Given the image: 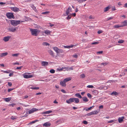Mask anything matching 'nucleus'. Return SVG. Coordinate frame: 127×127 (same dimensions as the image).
Segmentation results:
<instances>
[{"label":"nucleus","mask_w":127,"mask_h":127,"mask_svg":"<svg viewBox=\"0 0 127 127\" xmlns=\"http://www.w3.org/2000/svg\"><path fill=\"white\" fill-rule=\"evenodd\" d=\"M123 7L125 8H127V3L124 4Z\"/></svg>","instance_id":"53"},{"label":"nucleus","mask_w":127,"mask_h":127,"mask_svg":"<svg viewBox=\"0 0 127 127\" xmlns=\"http://www.w3.org/2000/svg\"><path fill=\"white\" fill-rule=\"evenodd\" d=\"M15 105V104H14V103H13V104H10L9 105L10 106H12V107H13Z\"/></svg>","instance_id":"62"},{"label":"nucleus","mask_w":127,"mask_h":127,"mask_svg":"<svg viewBox=\"0 0 127 127\" xmlns=\"http://www.w3.org/2000/svg\"><path fill=\"white\" fill-rule=\"evenodd\" d=\"M53 48L57 53H62L64 52L62 49H59L57 47H54Z\"/></svg>","instance_id":"3"},{"label":"nucleus","mask_w":127,"mask_h":127,"mask_svg":"<svg viewBox=\"0 0 127 127\" xmlns=\"http://www.w3.org/2000/svg\"><path fill=\"white\" fill-rule=\"evenodd\" d=\"M75 95L77 97L81 98L82 97L81 95L79 93L76 94H75Z\"/></svg>","instance_id":"29"},{"label":"nucleus","mask_w":127,"mask_h":127,"mask_svg":"<svg viewBox=\"0 0 127 127\" xmlns=\"http://www.w3.org/2000/svg\"><path fill=\"white\" fill-rule=\"evenodd\" d=\"M6 16L8 19H14V17L13 13H6Z\"/></svg>","instance_id":"4"},{"label":"nucleus","mask_w":127,"mask_h":127,"mask_svg":"<svg viewBox=\"0 0 127 127\" xmlns=\"http://www.w3.org/2000/svg\"><path fill=\"white\" fill-rule=\"evenodd\" d=\"M111 8V5H108V6L105 8L104 9V11L106 12L108 11Z\"/></svg>","instance_id":"12"},{"label":"nucleus","mask_w":127,"mask_h":127,"mask_svg":"<svg viewBox=\"0 0 127 127\" xmlns=\"http://www.w3.org/2000/svg\"><path fill=\"white\" fill-rule=\"evenodd\" d=\"M71 15H72V16H73L74 17H75V16L76 15V14L75 13H73L71 14H70Z\"/></svg>","instance_id":"64"},{"label":"nucleus","mask_w":127,"mask_h":127,"mask_svg":"<svg viewBox=\"0 0 127 127\" xmlns=\"http://www.w3.org/2000/svg\"><path fill=\"white\" fill-rule=\"evenodd\" d=\"M84 101H87V98L86 97H83L82 98Z\"/></svg>","instance_id":"38"},{"label":"nucleus","mask_w":127,"mask_h":127,"mask_svg":"<svg viewBox=\"0 0 127 127\" xmlns=\"http://www.w3.org/2000/svg\"><path fill=\"white\" fill-rule=\"evenodd\" d=\"M95 18V17L93 16L92 15H90L89 17V21H90V19H94Z\"/></svg>","instance_id":"25"},{"label":"nucleus","mask_w":127,"mask_h":127,"mask_svg":"<svg viewBox=\"0 0 127 127\" xmlns=\"http://www.w3.org/2000/svg\"><path fill=\"white\" fill-rule=\"evenodd\" d=\"M31 7L34 11L36 12H37L38 11L36 9V7L34 6L33 4H32L31 6Z\"/></svg>","instance_id":"22"},{"label":"nucleus","mask_w":127,"mask_h":127,"mask_svg":"<svg viewBox=\"0 0 127 127\" xmlns=\"http://www.w3.org/2000/svg\"><path fill=\"white\" fill-rule=\"evenodd\" d=\"M33 75H28L26 74H24L23 75L24 77L25 78H28L32 77Z\"/></svg>","instance_id":"13"},{"label":"nucleus","mask_w":127,"mask_h":127,"mask_svg":"<svg viewBox=\"0 0 127 127\" xmlns=\"http://www.w3.org/2000/svg\"><path fill=\"white\" fill-rule=\"evenodd\" d=\"M61 91L64 93H66V92L63 89H62L61 90Z\"/></svg>","instance_id":"54"},{"label":"nucleus","mask_w":127,"mask_h":127,"mask_svg":"<svg viewBox=\"0 0 127 127\" xmlns=\"http://www.w3.org/2000/svg\"><path fill=\"white\" fill-rule=\"evenodd\" d=\"M55 70L53 69H51L50 71V72L51 73H54L55 72Z\"/></svg>","instance_id":"36"},{"label":"nucleus","mask_w":127,"mask_h":127,"mask_svg":"<svg viewBox=\"0 0 127 127\" xmlns=\"http://www.w3.org/2000/svg\"><path fill=\"white\" fill-rule=\"evenodd\" d=\"M38 109H36L35 108H32V109L30 110L29 111V114H30L33 113L34 111H37L38 110Z\"/></svg>","instance_id":"7"},{"label":"nucleus","mask_w":127,"mask_h":127,"mask_svg":"<svg viewBox=\"0 0 127 127\" xmlns=\"http://www.w3.org/2000/svg\"><path fill=\"white\" fill-rule=\"evenodd\" d=\"M30 30L32 35L35 36H37L38 35L39 31L37 29H30Z\"/></svg>","instance_id":"2"},{"label":"nucleus","mask_w":127,"mask_h":127,"mask_svg":"<svg viewBox=\"0 0 127 127\" xmlns=\"http://www.w3.org/2000/svg\"><path fill=\"white\" fill-rule=\"evenodd\" d=\"M51 125V124L50 123L46 122L43 124V126L48 127L50 126Z\"/></svg>","instance_id":"14"},{"label":"nucleus","mask_w":127,"mask_h":127,"mask_svg":"<svg viewBox=\"0 0 127 127\" xmlns=\"http://www.w3.org/2000/svg\"><path fill=\"white\" fill-rule=\"evenodd\" d=\"M42 66H45L47 65L48 64V62H42L41 63Z\"/></svg>","instance_id":"19"},{"label":"nucleus","mask_w":127,"mask_h":127,"mask_svg":"<svg viewBox=\"0 0 127 127\" xmlns=\"http://www.w3.org/2000/svg\"><path fill=\"white\" fill-rule=\"evenodd\" d=\"M60 84L62 86L65 87L66 86L65 83L64 82V81H61L60 82Z\"/></svg>","instance_id":"18"},{"label":"nucleus","mask_w":127,"mask_h":127,"mask_svg":"<svg viewBox=\"0 0 127 127\" xmlns=\"http://www.w3.org/2000/svg\"><path fill=\"white\" fill-rule=\"evenodd\" d=\"M108 64L106 62H105L104 63H102L101 64V65H103L104 66L106 65H107Z\"/></svg>","instance_id":"48"},{"label":"nucleus","mask_w":127,"mask_h":127,"mask_svg":"<svg viewBox=\"0 0 127 127\" xmlns=\"http://www.w3.org/2000/svg\"><path fill=\"white\" fill-rule=\"evenodd\" d=\"M74 98H70L68 100H66V102L67 103H70L71 102H74Z\"/></svg>","instance_id":"9"},{"label":"nucleus","mask_w":127,"mask_h":127,"mask_svg":"<svg viewBox=\"0 0 127 127\" xmlns=\"http://www.w3.org/2000/svg\"><path fill=\"white\" fill-rule=\"evenodd\" d=\"M122 27L124 26H127V20H125L122 23Z\"/></svg>","instance_id":"10"},{"label":"nucleus","mask_w":127,"mask_h":127,"mask_svg":"<svg viewBox=\"0 0 127 127\" xmlns=\"http://www.w3.org/2000/svg\"><path fill=\"white\" fill-rule=\"evenodd\" d=\"M93 93L94 95H96L98 93V92L96 90H95L93 92Z\"/></svg>","instance_id":"33"},{"label":"nucleus","mask_w":127,"mask_h":127,"mask_svg":"<svg viewBox=\"0 0 127 127\" xmlns=\"http://www.w3.org/2000/svg\"><path fill=\"white\" fill-rule=\"evenodd\" d=\"M67 16H68L67 17V19L68 20L70 19L71 18V16L68 15Z\"/></svg>","instance_id":"57"},{"label":"nucleus","mask_w":127,"mask_h":127,"mask_svg":"<svg viewBox=\"0 0 127 127\" xmlns=\"http://www.w3.org/2000/svg\"><path fill=\"white\" fill-rule=\"evenodd\" d=\"M8 85L9 86H11L12 85V84L11 82H8Z\"/></svg>","instance_id":"59"},{"label":"nucleus","mask_w":127,"mask_h":127,"mask_svg":"<svg viewBox=\"0 0 127 127\" xmlns=\"http://www.w3.org/2000/svg\"><path fill=\"white\" fill-rule=\"evenodd\" d=\"M102 53H103V51H99L97 52V54H102Z\"/></svg>","instance_id":"55"},{"label":"nucleus","mask_w":127,"mask_h":127,"mask_svg":"<svg viewBox=\"0 0 127 127\" xmlns=\"http://www.w3.org/2000/svg\"><path fill=\"white\" fill-rule=\"evenodd\" d=\"M122 27L121 25H117L115 26H114L113 27V28L114 29H116L117 28H119L120 27Z\"/></svg>","instance_id":"21"},{"label":"nucleus","mask_w":127,"mask_h":127,"mask_svg":"<svg viewBox=\"0 0 127 127\" xmlns=\"http://www.w3.org/2000/svg\"><path fill=\"white\" fill-rule=\"evenodd\" d=\"M51 32L48 30H46L44 31V33L47 35L50 34Z\"/></svg>","instance_id":"24"},{"label":"nucleus","mask_w":127,"mask_h":127,"mask_svg":"<svg viewBox=\"0 0 127 127\" xmlns=\"http://www.w3.org/2000/svg\"><path fill=\"white\" fill-rule=\"evenodd\" d=\"M50 13V12L49 11H46L44 12H42L41 13V14H48Z\"/></svg>","instance_id":"34"},{"label":"nucleus","mask_w":127,"mask_h":127,"mask_svg":"<svg viewBox=\"0 0 127 127\" xmlns=\"http://www.w3.org/2000/svg\"><path fill=\"white\" fill-rule=\"evenodd\" d=\"M88 97L90 98H91L92 97V96L89 93H88Z\"/></svg>","instance_id":"51"},{"label":"nucleus","mask_w":127,"mask_h":127,"mask_svg":"<svg viewBox=\"0 0 127 127\" xmlns=\"http://www.w3.org/2000/svg\"><path fill=\"white\" fill-rule=\"evenodd\" d=\"M48 52L52 57H54L55 55L54 54V52L52 50H49L48 51Z\"/></svg>","instance_id":"11"},{"label":"nucleus","mask_w":127,"mask_h":127,"mask_svg":"<svg viewBox=\"0 0 127 127\" xmlns=\"http://www.w3.org/2000/svg\"><path fill=\"white\" fill-rule=\"evenodd\" d=\"M52 111H46L43 112L44 114H49L52 112Z\"/></svg>","instance_id":"32"},{"label":"nucleus","mask_w":127,"mask_h":127,"mask_svg":"<svg viewBox=\"0 0 127 127\" xmlns=\"http://www.w3.org/2000/svg\"><path fill=\"white\" fill-rule=\"evenodd\" d=\"M30 86H29V87H30V88L33 90H38L39 88V87H30Z\"/></svg>","instance_id":"23"},{"label":"nucleus","mask_w":127,"mask_h":127,"mask_svg":"<svg viewBox=\"0 0 127 127\" xmlns=\"http://www.w3.org/2000/svg\"><path fill=\"white\" fill-rule=\"evenodd\" d=\"M19 54V53H16L15 54H13L12 55V56L13 57H17L18 56Z\"/></svg>","instance_id":"35"},{"label":"nucleus","mask_w":127,"mask_h":127,"mask_svg":"<svg viewBox=\"0 0 127 127\" xmlns=\"http://www.w3.org/2000/svg\"><path fill=\"white\" fill-rule=\"evenodd\" d=\"M22 67V66H21L19 67H17L16 68V69L17 70L21 69Z\"/></svg>","instance_id":"50"},{"label":"nucleus","mask_w":127,"mask_h":127,"mask_svg":"<svg viewBox=\"0 0 127 127\" xmlns=\"http://www.w3.org/2000/svg\"><path fill=\"white\" fill-rule=\"evenodd\" d=\"M99 110L98 111L97 110H95L92 112L88 114V115H90L94 114H96L98 113L99 112Z\"/></svg>","instance_id":"6"},{"label":"nucleus","mask_w":127,"mask_h":127,"mask_svg":"<svg viewBox=\"0 0 127 127\" xmlns=\"http://www.w3.org/2000/svg\"><path fill=\"white\" fill-rule=\"evenodd\" d=\"M10 37V36H9L4 37L3 38V40L5 42L9 40Z\"/></svg>","instance_id":"8"},{"label":"nucleus","mask_w":127,"mask_h":127,"mask_svg":"<svg viewBox=\"0 0 127 127\" xmlns=\"http://www.w3.org/2000/svg\"><path fill=\"white\" fill-rule=\"evenodd\" d=\"M8 54L7 52H5L2 53L0 54V56L1 57H2L7 55Z\"/></svg>","instance_id":"17"},{"label":"nucleus","mask_w":127,"mask_h":127,"mask_svg":"<svg viewBox=\"0 0 127 127\" xmlns=\"http://www.w3.org/2000/svg\"><path fill=\"white\" fill-rule=\"evenodd\" d=\"M125 117L124 116L120 117L118 119V122L119 123L123 121V119Z\"/></svg>","instance_id":"15"},{"label":"nucleus","mask_w":127,"mask_h":127,"mask_svg":"<svg viewBox=\"0 0 127 127\" xmlns=\"http://www.w3.org/2000/svg\"><path fill=\"white\" fill-rule=\"evenodd\" d=\"M77 1L80 3H81L85 1L86 0H77Z\"/></svg>","instance_id":"42"},{"label":"nucleus","mask_w":127,"mask_h":127,"mask_svg":"<svg viewBox=\"0 0 127 127\" xmlns=\"http://www.w3.org/2000/svg\"><path fill=\"white\" fill-rule=\"evenodd\" d=\"M94 87V86L92 85H88V88H92Z\"/></svg>","instance_id":"49"},{"label":"nucleus","mask_w":127,"mask_h":127,"mask_svg":"<svg viewBox=\"0 0 127 127\" xmlns=\"http://www.w3.org/2000/svg\"><path fill=\"white\" fill-rule=\"evenodd\" d=\"M73 46V45H71L70 46H64V48L69 49L70 48H72Z\"/></svg>","instance_id":"26"},{"label":"nucleus","mask_w":127,"mask_h":127,"mask_svg":"<svg viewBox=\"0 0 127 127\" xmlns=\"http://www.w3.org/2000/svg\"><path fill=\"white\" fill-rule=\"evenodd\" d=\"M74 101L76 103H78L79 102V99L77 98H74Z\"/></svg>","instance_id":"30"},{"label":"nucleus","mask_w":127,"mask_h":127,"mask_svg":"<svg viewBox=\"0 0 127 127\" xmlns=\"http://www.w3.org/2000/svg\"><path fill=\"white\" fill-rule=\"evenodd\" d=\"M114 121H113V120H111L109 121H108V123H111L113 122Z\"/></svg>","instance_id":"63"},{"label":"nucleus","mask_w":127,"mask_h":127,"mask_svg":"<svg viewBox=\"0 0 127 127\" xmlns=\"http://www.w3.org/2000/svg\"><path fill=\"white\" fill-rule=\"evenodd\" d=\"M99 43L98 42H93L91 43L92 45H95L98 44Z\"/></svg>","instance_id":"45"},{"label":"nucleus","mask_w":127,"mask_h":127,"mask_svg":"<svg viewBox=\"0 0 127 127\" xmlns=\"http://www.w3.org/2000/svg\"><path fill=\"white\" fill-rule=\"evenodd\" d=\"M38 121H39L38 120H35L34 121H32V122H31L30 123V124H33V123H35L36 122H38Z\"/></svg>","instance_id":"41"},{"label":"nucleus","mask_w":127,"mask_h":127,"mask_svg":"<svg viewBox=\"0 0 127 127\" xmlns=\"http://www.w3.org/2000/svg\"><path fill=\"white\" fill-rule=\"evenodd\" d=\"M94 107V106H91L90 108H88V110H90L91 109L93 108Z\"/></svg>","instance_id":"56"},{"label":"nucleus","mask_w":127,"mask_h":127,"mask_svg":"<svg viewBox=\"0 0 127 127\" xmlns=\"http://www.w3.org/2000/svg\"><path fill=\"white\" fill-rule=\"evenodd\" d=\"M112 11H115L116 10V9L115 6H114L112 7Z\"/></svg>","instance_id":"47"},{"label":"nucleus","mask_w":127,"mask_h":127,"mask_svg":"<svg viewBox=\"0 0 127 127\" xmlns=\"http://www.w3.org/2000/svg\"><path fill=\"white\" fill-rule=\"evenodd\" d=\"M70 12L69 9H68L66 11V14L67 15H68V14L69 13V12Z\"/></svg>","instance_id":"43"},{"label":"nucleus","mask_w":127,"mask_h":127,"mask_svg":"<svg viewBox=\"0 0 127 127\" xmlns=\"http://www.w3.org/2000/svg\"><path fill=\"white\" fill-rule=\"evenodd\" d=\"M71 80V78L70 77L67 78L64 80V82H66L68 81Z\"/></svg>","instance_id":"20"},{"label":"nucleus","mask_w":127,"mask_h":127,"mask_svg":"<svg viewBox=\"0 0 127 127\" xmlns=\"http://www.w3.org/2000/svg\"><path fill=\"white\" fill-rule=\"evenodd\" d=\"M18 29V27H9L8 29L9 31L12 32H14L15 31H16L17 29Z\"/></svg>","instance_id":"5"},{"label":"nucleus","mask_w":127,"mask_h":127,"mask_svg":"<svg viewBox=\"0 0 127 127\" xmlns=\"http://www.w3.org/2000/svg\"><path fill=\"white\" fill-rule=\"evenodd\" d=\"M50 80V79H46L45 80H40V81H45V82H48Z\"/></svg>","instance_id":"44"},{"label":"nucleus","mask_w":127,"mask_h":127,"mask_svg":"<svg viewBox=\"0 0 127 127\" xmlns=\"http://www.w3.org/2000/svg\"><path fill=\"white\" fill-rule=\"evenodd\" d=\"M11 72V70H8L7 71H4V72L5 73H10Z\"/></svg>","instance_id":"39"},{"label":"nucleus","mask_w":127,"mask_h":127,"mask_svg":"<svg viewBox=\"0 0 127 127\" xmlns=\"http://www.w3.org/2000/svg\"><path fill=\"white\" fill-rule=\"evenodd\" d=\"M11 119L12 120H14L16 119V118L15 117L12 116L11 117Z\"/></svg>","instance_id":"61"},{"label":"nucleus","mask_w":127,"mask_h":127,"mask_svg":"<svg viewBox=\"0 0 127 127\" xmlns=\"http://www.w3.org/2000/svg\"><path fill=\"white\" fill-rule=\"evenodd\" d=\"M23 21L17 20H11L10 22L11 25L14 26H17L20 24L21 22H23Z\"/></svg>","instance_id":"1"},{"label":"nucleus","mask_w":127,"mask_h":127,"mask_svg":"<svg viewBox=\"0 0 127 127\" xmlns=\"http://www.w3.org/2000/svg\"><path fill=\"white\" fill-rule=\"evenodd\" d=\"M13 90V89H11V88L9 89H8V92H10V91H11L12 90Z\"/></svg>","instance_id":"60"},{"label":"nucleus","mask_w":127,"mask_h":127,"mask_svg":"<svg viewBox=\"0 0 127 127\" xmlns=\"http://www.w3.org/2000/svg\"><path fill=\"white\" fill-rule=\"evenodd\" d=\"M11 98L10 97H8L7 98H5L4 100H5V101L6 102H9L11 100Z\"/></svg>","instance_id":"27"},{"label":"nucleus","mask_w":127,"mask_h":127,"mask_svg":"<svg viewBox=\"0 0 127 127\" xmlns=\"http://www.w3.org/2000/svg\"><path fill=\"white\" fill-rule=\"evenodd\" d=\"M111 95H118V94L116 92H113L112 93Z\"/></svg>","instance_id":"28"},{"label":"nucleus","mask_w":127,"mask_h":127,"mask_svg":"<svg viewBox=\"0 0 127 127\" xmlns=\"http://www.w3.org/2000/svg\"><path fill=\"white\" fill-rule=\"evenodd\" d=\"M72 56L75 58H77L78 57V55L77 54L73 55Z\"/></svg>","instance_id":"58"},{"label":"nucleus","mask_w":127,"mask_h":127,"mask_svg":"<svg viewBox=\"0 0 127 127\" xmlns=\"http://www.w3.org/2000/svg\"><path fill=\"white\" fill-rule=\"evenodd\" d=\"M103 32V31H102V30H100L98 31L97 32V33L98 34H100L101 33H102Z\"/></svg>","instance_id":"46"},{"label":"nucleus","mask_w":127,"mask_h":127,"mask_svg":"<svg viewBox=\"0 0 127 127\" xmlns=\"http://www.w3.org/2000/svg\"><path fill=\"white\" fill-rule=\"evenodd\" d=\"M80 78H84L85 77V76L84 74H81L80 76Z\"/></svg>","instance_id":"40"},{"label":"nucleus","mask_w":127,"mask_h":127,"mask_svg":"<svg viewBox=\"0 0 127 127\" xmlns=\"http://www.w3.org/2000/svg\"><path fill=\"white\" fill-rule=\"evenodd\" d=\"M124 42V40H119L118 41V42L119 43H123Z\"/></svg>","instance_id":"37"},{"label":"nucleus","mask_w":127,"mask_h":127,"mask_svg":"<svg viewBox=\"0 0 127 127\" xmlns=\"http://www.w3.org/2000/svg\"><path fill=\"white\" fill-rule=\"evenodd\" d=\"M83 124L85 125H87V122L86 121H84L83 122Z\"/></svg>","instance_id":"52"},{"label":"nucleus","mask_w":127,"mask_h":127,"mask_svg":"<svg viewBox=\"0 0 127 127\" xmlns=\"http://www.w3.org/2000/svg\"><path fill=\"white\" fill-rule=\"evenodd\" d=\"M42 45L44 46H49L50 44L46 42H44L42 43Z\"/></svg>","instance_id":"31"},{"label":"nucleus","mask_w":127,"mask_h":127,"mask_svg":"<svg viewBox=\"0 0 127 127\" xmlns=\"http://www.w3.org/2000/svg\"><path fill=\"white\" fill-rule=\"evenodd\" d=\"M11 10L14 11H18L19 10V8H17L16 7H12L11 8Z\"/></svg>","instance_id":"16"}]
</instances>
